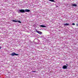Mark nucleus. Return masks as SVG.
<instances>
[{"label": "nucleus", "mask_w": 78, "mask_h": 78, "mask_svg": "<svg viewBox=\"0 0 78 78\" xmlns=\"http://www.w3.org/2000/svg\"><path fill=\"white\" fill-rule=\"evenodd\" d=\"M64 25L65 26V25H67V26H68V25H69V23H66Z\"/></svg>", "instance_id": "1a4fd4ad"}, {"label": "nucleus", "mask_w": 78, "mask_h": 78, "mask_svg": "<svg viewBox=\"0 0 78 78\" xmlns=\"http://www.w3.org/2000/svg\"><path fill=\"white\" fill-rule=\"evenodd\" d=\"M72 6H76L77 5L76 4H73L72 5Z\"/></svg>", "instance_id": "0eeeda50"}, {"label": "nucleus", "mask_w": 78, "mask_h": 78, "mask_svg": "<svg viewBox=\"0 0 78 78\" xmlns=\"http://www.w3.org/2000/svg\"><path fill=\"white\" fill-rule=\"evenodd\" d=\"M40 27H43V28H45V27H46V26H44L43 25H40Z\"/></svg>", "instance_id": "423d86ee"}, {"label": "nucleus", "mask_w": 78, "mask_h": 78, "mask_svg": "<svg viewBox=\"0 0 78 78\" xmlns=\"http://www.w3.org/2000/svg\"><path fill=\"white\" fill-rule=\"evenodd\" d=\"M36 32L37 33H38V34H42V32L40 31H39L38 30H37Z\"/></svg>", "instance_id": "7ed1b4c3"}, {"label": "nucleus", "mask_w": 78, "mask_h": 78, "mask_svg": "<svg viewBox=\"0 0 78 78\" xmlns=\"http://www.w3.org/2000/svg\"><path fill=\"white\" fill-rule=\"evenodd\" d=\"M50 2H55V1H54V0H49Z\"/></svg>", "instance_id": "6e6552de"}, {"label": "nucleus", "mask_w": 78, "mask_h": 78, "mask_svg": "<svg viewBox=\"0 0 78 78\" xmlns=\"http://www.w3.org/2000/svg\"><path fill=\"white\" fill-rule=\"evenodd\" d=\"M1 48H2V47H0V49H1Z\"/></svg>", "instance_id": "2eb2a0df"}, {"label": "nucleus", "mask_w": 78, "mask_h": 78, "mask_svg": "<svg viewBox=\"0 0 78 78\" xmlns=\"http://www.w3.org/2000/svg\"><path fill=\"white\" fill-rule=\"evenodd\" d=\"M32 72H36V71H32Z\"/></svg>", "instance_id": "ddd939ff"}, {"label": "nucleus", "mask_w": 78, "mask_h": 78, "mask_svg": "<svg viewBox=\"0 0 78 78\" xmlns=\"http://www.w3.org/2000/svg\"><path fill=\"white\" fill-rule=\"evenodd\" d=\"M19 12H20L21 13H25V10L23 9H21L19 10Z\"/></svg>", "instance_id": "f257e3e1"}, {"label": "nucleus", "mask_w": 78, "mask_h": 78, "mask_svg": "<svg viewBox=\"0 0 78 78\" xmlns=\"http://www.w3.org/2000/svg\"><path fill=\"white\" fill-rule=\"evenodd\" d=\"M76 26L77 27H78V23L76 24Z\"/></svg>", "instance_id": "4468645a"}, {"label": "nucleus", "mask_w": 78, "mask_h": 78, "mask_svg": "<svg viewBox=\"0 0 78 78\" xmlns=\"http://www.w3.org/2000/svg\"><path fill=\"white\" fill-rule=\"evenodd\" d=\"M25 12H30V9H26L25 10Z\"/></svg>", "instance_id": "39448f33"}, {"label": "nucleus", "mask_w": 78, "mask_h": 78, "mask_svg": "<svg viewBox=\"0 0 78 78\" xmlns=\"http://www.w3.org/2000/svg\"><path fill=\"white\" fill-rule=\"evenodd\" d=\"M12 22H17V21L15 20H13Z\"/></svg>", "instance_id": "9d476101"}, {"label": "nucleus", "mask_w": 78, "mask_h": 78, "mask_svg": "<svg viewBox=\"0 0 78 78\" xmlns=\"http://www.w3.org/2000/svg\"><path fill=\"white\" fill-rule=\"evenodd\" d=\"M67 66H66V65H65L63 66L62 69H67Z\"/></svg>", "instance_id": "20e7f679"}, {"label": "nucleus", "mask_w": 78, "mask_h": 78, "mask_svg": "<svg viewBox=\"0 0 78 78\" xmlns=\"http://www.w3.org/2000/svg\"><path fill=\"white\" fill-rule=\"evenodd\" d=\"M10 55L11 56H19V54L14 52L12 53Z\"/></svg>", "instance_id": "f03ea898"}, {"label": "nucleus", "mask_w": 78, "mask_h": 78, "mask_svg": "<svg viewBox=\"0 0 78 78\" xmlns=\"http://www.w3.org/2000/svg\"><path fill=\"white\" fill-rule=\"evenodd\" d=\"M17 21L19 23H21V21Z\"/></svg>", "instance_id": "9b49d317"}, {"label": "nucleus", "mask_w": 78, "mask_h": 78, "mask_svg": "<svg viewBox=\"0 0 78 78\" xmlns=\"http://www.w3.org/2000/svg\"><path fill=\"white\" fill-rule=\"evenodd\" d=\"M66 66H68V64H66Z\"/></svg>", "instance_id": "dca6fc26"}, {"label": "nucleus", "mask_w": 78, "mask_h": 78, "mask_svg": "<svg viewBox=\"0 0 78 78\" xmlns=\"http://www.w3.org/2000/svg\"><path fill=\"white\" fill-rule=\"evenodd\" d=\"M72 25H75V23H73Z\"/></svg>", "instance_id": "f8f14e48"}]
</instances>
